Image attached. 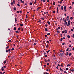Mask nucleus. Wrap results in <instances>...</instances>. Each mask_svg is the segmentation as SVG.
<instances>
[{
    "label": "nucleus",
    "mask_w": 74,
    "mask_h": 74,
    "mask_svg": "<svg viewBox=\"0 0 74 74\" xmlns=\"http://www.w3.org/2000/svg\"><path fill=\"white\" fill-rule=\"evenodd\" d=\"M66 6H65L64 7V10H66Z\"/></svg>",
    "instance_id": "f8f14e48"
},
{
    "label": "nucleus",
    "mask_w": 74,
    "mask_h": 74,
    "mask_svg": "<svg viewBox=\"0 0 74 74\" xmlns=\"http://www.w3.org/2000/svg\"><path fill=\"white\" fill-rule=\"evenodd\" d=\"M47 43H48V44H49V41H47Z\"/></svg>",
    "instance_id": "72a5a7b5"
},
{
    "label": "nucleus",
    "mask_w": 74,
    "mask_h": 74,
    "mask_svg": "<svg viewBox=\"0 0 74 74\" xmlns=\"http://www.w3.org/2000/svg\"><path fill=\"white\" fill-rule=\"evenodd\" d=\"M72 5H73V4H74V2H72Z\"/></svg>",
    "instance_id": "79ce46f5"
},
{
    "label": "nucleus",
    "mask_w": 74,
    "mask_h": 74,
    "mask_svg": "<svg viewBox=\"0 0 74 74\" xmlns=\"http://www.w3.org/2000/svg\"><path fill=\"white\" fill-rule=\"evenodd\" d=\"M45 1V0H44L43 1V3H44Z\"/></svg>",
    "instance_id": "338daca9"
},
{
    "label": "nucleus",
    "mask_w": 74,
    "mask_h": 74,
    "mask_svg": "<svg viewBox=\"0 0 74 74\" xmlns=\"http://www.w3.org/2000/svg\"><path fill=\"white\" fill-rule=\"evenodd\" d=\"M15 22H16V21H17V20H16V18H15Z\"/></svg>",
    "instance_id": "a878e982"
},
{
    "label": "nucleus",
    "mask_w": 74,
    "mask_h": 74,
    "mask_svg": "<svg viewBox=\"0 0 74 74\" xmlns=\"http://www.w3.org/2000/svg\"><path fill=\"white\" fill-rule=\"evenodd\" d=\"M20 25V26H23V24H21Z\"/></svg>",
    "instance_id": "2eb2a0df"
},
{
    "label": "nucleus",
    "mask_w": 74,
    "mask_h": 74,
    "mask_svg": "<svg viewBox=\"0 0 74 74\" xmlns=\"http://www.w3.org/2000/svg\"><path fill=\"white\" fill-rule=\"evenodd\" d=\"M45 30L46 31V32H47V31H48V29H47V28H45Z\"/></svg>",
    "instance_id": "9d476101"
},
{
    "label": "nucleus",
    "mask_w": 74,
    "mask_h": 74,
    "mask_svg": "<svg viewBox=\"0 0 74 74\" xmlns=\"http://www.w3.org/2000/svg\"><path fill=\"white\" fill-rule=\"evenodd\" d=\"M16 27H14V30H16Z\"/></svg>",
    "instance_id": "ddd939ff"
},
{
    "label": "nucleus",
    "mask_w": 74,
    "mask_h": 74,
    "mask_svg": "<svg viewBox=\"0 0 74 74\" xmlns=\"http://www.w3.org/2000/svg\"><path fill=\"white\" fill-rule=\"evenodd\" d=\"M47 23L49 24V25H50V22H49V21H47Z\"/></svg>",
    "instance_id": "f3484780"
},
{
    "label": "nucleus",
    "mask_w": 74,
    "mask_h": 74,
    "mask_svg": "<svg viewBox=\"0 0 74 74\" xmlns=\"http://www.w3.org/2000/svg\"><path fill=\"white\" fill-rule=\"evenodd\" d=\"M60 71H63V70L62 69L60 68Z\"/></svg>",
    "instance_id": "dca6fc26"
},
{
    "label": "nucleus",
    "mask_w": 74,
    "mask_h": 74,
    "mask_svg": "<svg viewBox=\"0 0 74 74\" xmlns=\"http://www.w3.org/2000/svg\"><path fill=\"white\" fill-rule=\"evenodd\" d=\"M17 14H19V11H17Z\"/></svg>",
    "instance_id": "e433bc0d"
},
{
    "label": "nucleus",
    "mask_w": 74,
    "mask_h": 74,
    "mask_svg": "<svg viewBox=\"0 0 74 74\" xmlns=\"http://www.w3.org/2000/svg\"><path fill=\"white\" fill-rule=\"evenodd\" d=\"M49 51H50V50H49L47 52V53H48V52H49Z\"/></svg>",
    "instance_id": "ea45409f"
},
{
    "label": "nucleus",
    "mask_w": 74,
    "mask_h": 74,
    "mask_svg": "<svg viewBox=\"0 0 74 74\" xmlns=\"http://www.w3.org/2000/svg\"><path fill=\"white\" fill-rule=\"evenodd\" d=\"M36 3H37V2L35 0V1L34 4H36Z\"/></svg>",
    "instance_id": "473e14b6"
},
{
    "label": "nucleus",
    "mask_w": 74,
    "mask_h": 74,
    "mask_svg": "<svg viewBox=\"0 0 74 74\" xmlns=\"http://www.w3.org/2000/svg\"><path fill=\"white\" fill-rule=\"evenodd\" d=\"M62 34H61L60 35V36H61V37H62Z\"/></svg>",
    "instance_id": "6e6d98bb"
},
{
    "label": "nucleus",
    "mask_w": 74,
    "mask_h": 74,
    "mask_svg": "<svg viewBox=\"0 0 74 74\" xmlns=\"http://www.w3.org/2000/svg\"><path fill=\"white\" fill-rule=\"evenodd\" d=\"M29 4H30V5H32V3L30 2V3H29Z\"/></svg>",
    "instance_id": "2f4dec72"
},
{
    "label": "nucleus",
    "mask_w": 74,
    "mask_h": 74,
    "mask_svg": "<svg viewBox=\"0 0 74 74\" xmlns=\"http://www.w3.org/2000/svg\"><path fill=\"white\" fill-rule=\"evenodd\" d=\"M13 3L15 4V1H13Z\"/></svg>",
    "instance_id": "4d7b16f0"
},
{
    "label": "nucleus",
    "mask_w": 74,
    "mask_h": 74,
    "mask_svg": "<svg viewBox=\"0 0 74 74\" xmlns=\"http://www.w3.org/2000/svg\"><path fill=\"white\" fill-rule=\"evenodd\" d=\"M59 56H61H61H62V53H60V54Z\"/></svg>",
    "instance_id": "6e6552de"
},
{
    "label": "nucleus",
    "mask_w": 74,
    "mask_h": 74,
    "mask_svg": "<svg viewBox=\"0 0 74 74\" xmlns=\"http://www.w3.org/2000/svg\"><path fill=\"white\" fill-rule=\"evenodd\" d=\"M14 10H16V8H15V7H14Z\"/></svg>",
    "instance_id": "393cba45"
},
{
    "label": "nucleus",
    "mask_w": 74,
    "mask_h": 74,
    "mask_svg": "<svg viewBox=\"0 0 74 74\" xmlns=\"http://www.w3.org/2000/svg\"><path fill=\"white\" fill-rule=\"evenodd\" d=\"M21 3H23V4H24V3H25V2H24V1H21Z\"/></svg>",
    "instance_id": "6ab92c4d"
},
{
    "label": "nucleus",
    "mask_w": 74,
    "mask_h": 74,
    "mask_svg": "<svg viewBox=\"0 0 74 74\" xmlns=\"http://www.w3.org/2000/svg\"><path fill=\"white\" fill-rule=\"evenodd\" d=\"M45 37H48V36L47 35H45Z\"/></svg>",
    "instance_id": "774afa93"
},
{
    "label": "nucleus",
    "mask_w": 74,
    "mask_h": 74,
    "mask_svg": "<svg viewBox=\"0 0 74 74\" xmlns=\"http://www.w3.org/2000/svg\"><path fill=\"white\" fill-rule=\"evenodd\" d=\"M47 36H49V35H50V33H49L47 34Z\"/></svg>",
    "instance_id": "4c0bfd02"
},
{
    "label": "nucleus",
    "mask_w": 74,
    "mask_h": 74,
    "mask_svg": "<svg viewBox=\"0 0 74 74\" xmlns=\"http://www.w3.org/2000/svg\"><path fill=\"white\" fill-rule=\"evenodd\" d=\"M6 63H7V61L6 60H5L4 61L3 63L4 64H5Z\"/></svg>",
    "instance_id": "f257e3e1"
},
{
    "label": "nucleus",
    "mask_w": 74,
    "mask_h": 74,
    "mask_svg": "<svg viewBox=\"0 0 74 74\" xmlns=\"http://www.w3.org/2000/svg\"><path fill=\"white\" fill-rule=\"evenodd\" d=\"M73 29H71V32H72V31H73Z\"/></svg>",
    "instance_id": "a18cd8bd"
},
{
    "label": "nucleus",
    "mask_w": 74,
    "mask_h": 74,
    "mask_svg": "<svg viewBox=\"0 0 74 74\" xmlns=\"http://www.w3.org/2000/svg\"><path fill=\"white\" fill-rule=\"evenodd\" d=\"M64 32H65V33H67V30H64Z\"/></svg>",
    "instance_id": "20e7f679"
},
{
    "label": "nucleus",
    "mask_w": 74,
    "mask_h": 74,
    "mask_svg": "<svg viewBox=\"0 0 74 74\" xmlns=\"http://www.w3.org/2000/svg\"><path fill=\"white\" fill-rule=\"evenodd\" d=\"M18 30H19V31L20 30H21V28H18Z\"/></svg>",
    "instance_id": "f704fd0d"
},
{
    "label": "nucleus",
    "mask_w": 74,
    "mask_h": 74,
    "mask_svg": "<svg viewBox=\"0 0 74 74\" xmlns=\"http://www.w3.org/2000/svg\"><path fill=\"white\" fill-rule=\"evenodd\" d=\"M58 66H60V67L61 66L60 65H59V64H58Z\"/></svg>",
    "instance_id": "8fccbe9b"
},
{
    "label": "nucleus",
    "mask_w": 74,
    "mask_h": 74,
    "mask_svg": "<svg viewBox=\"0 0 74 74\" xmlns=\"http://www.w3.org/2000/svg\"><path fill=\"white\" fill-rule=\"evenodd\" d=\"M62 34H63V33H64V31H62Z\"/></svg>",
    "instance_id": "3c124183"
},
{
    "label": "nucleus",
    "mask_w": 74,
    "mask_h": 74,
    "mask_svg": "<svg viewBox=\"0 0 74 74\" xmlns=\"http://www.w3.org/2000/svg\"><path fill=\"white\" fill-rule=\"evenodd\" d=\"M9 48V46H8L6 48V49H8Z\"/></svg>",
    "instance_id": "a211bd4d"
},
{
    "label": "nucleus",
    "mask_w": 74,
    "mask_h": 74,
    "mask_svg": "<svg viewBox=\"0 0 74 74\" xmlns=\"http://www.w3.org/2000/svg\"><path fill=\"white\" fill-rule=\"evenodd\" d=\"M1 70L2 71H4V67L3 66L2 67Z\"/></svg>",
    "instance_id": "f03ea898"
},
{
    "label": "nucleus",
    "mask_w": 74,
    "mask_h": 74,
    "mask_svg": "<svg viewBox=\"0 0 74 74\" xmlns=\"http://www.w3.org/2000/svg\"><path fill=\"white\" fill-rule=\"evenodd\" d=\"M36 45V43H34V45Z\"/></svg>",
    "instance_id": "680f3d73"
},
{
    "label": "nucleus",
    "mask_w": 74,
    "mask_h": 74,
    "mask_svg": "<svg viewBox=\"0 0 74 74\" xmlns=\"http://www.w3.org/2000/svg\"><path fill=\"white\" fill-rule=\"evenodd\" d=\"M47 65H49V63L48 62L47 64Z\"/></svg>",
    "instance_id": "13d9d810"
},
{
    "label": "nucleus",
    "mask_w": 74,
    "mask_h": 74,
    "mask_svg": "<svg viewBox=\"0 0 74 74\" xmlns=\"http://www.w3.org/2000/svg\"><path fill=\"white\" fill-rule=\"evenodd\" d=\"M58 29H60V27H58V28L57 29V30H58Z\"/></svg>",
    "instance_id": "4468645a"
},
{
    "label": "nucleus",
    "mask_w": 74,
    "mask_h": 74,
    "mask_svg": "<svg viewBox=\"0 0 74 74\" xmlns=\"http://www.w3.org/2000/svg\"><path fill=\"white\" fill-rule=\"evenodd\" d=\"M61 9L62 10H63V6H62L61 7Z\"/></svg>",
    "instance_id": "39448f33"
},
{
    "label": "nucleus",
    "mask_w": 74,
    "mask_h": 74,
    "mask_svg": "<svg viewBox=\"0 0 74 74\" xmlns=\"http://www.w3.org/2000/svg\"><path fill=\"white\" fill-rule=\"evenodd\" d=\"M50 61V60H49V59H48V60H47V61L48 62H49Z\"/></svg>",
    "instance_id": "49530a36"
},
{
    "label": "nucleus",
    "mask_w": 74,
    "mask_h": 74,
    "mask_svg": "<svg viewBox=\"0 0 74 74\" xmlns=\"http://www.w3.org/2000/svg\"><path fill=\"white\" fill-rule=\"evenodd\" d=\"M46 47H47V48H48V44H47V45Z\"/></svg>",
    "instance_id": "a19ab883"
},
{
    "label": "nucleus",
    "mask_w": 74,
    "mask_h": 74,
    "mask_svg": "<svg viewBox=\"0 0 74 74\" xmlns=\"http://www.w3.org/2000/svg\"><path fill=\"white\" fill-rule=\"evenodd\" d=\"M58 7H57V13H58Z\"/></svg>",
    "instance_id": "7ed1b4c3"
},
{
    "label": "nucleus",
    "mask_w": 74,
    "mask_h": 74,
    "mask_svg": "<svg viewBox=\"0 0 74 74\" xmlns=\"http://www.w3.org/2000/svg\"><path fill=\"white\" fill-rule=\"evenodd\" d=\"M38 22H39L40 23H41V20H39L38 21Z\"/></svg>",
    "instance_id": "5701e85b"
},
{
    "label": "nucleus",
    "mask_w": 74,
    "mask_h": 74,
    "mask_svg": "<svg viewBox=\"0 0 74 74\" xmlns=\"http://www.w3.org/2000/svg\"><path fill=\"white\" fill-rule=\"evenodd\" d=\"M45 26H46V27H47V26H48V25H47V24H46L45 25Z\"/></svg>",
    "instance_id": "e2e57ef3"
},
{
    "label": "nucleus",
    "mask_w": 74,
    "mask_h": 74,
    "mask_svg": "<svg viewBox=\"0 0 74 74\" xmlns=\"http://www.w3.org/2000/svg\"><path fill=\"white\" fill-rule=\"evenodd\" d=\"M58 3H60V4L62 3V1H60V2L59 1L58 2Z\"/></svg>",
    "instance_id": "0eeeda50"
},
{
    "label": "nucleus",
    "mask_w": 74,
    "mask_h": 74,
    "mask_svg": "<svg viewBox=\"0 0 74 74\" xmlns=\"http://www.w3.org/2000/svg\"><path fill=\"white\" fill-rule=\"evenodd\" d=\"M69 56H71V53H70L69 54Z\"/></svg>",
    "instance_id": "7c9ffc66"
},
{
    "label": "nucleus",
    "mask_w": 74,
    "mask_h": 74,
    "mask_svg": "<svg viewBox=\"0 0 74 74\" xmlns=\"http://www.w3.org/2000/svg\"><path fill=\"white\" fill-rule=\"evenodd\" d=\"M53 14H55V10H54L53 11Z\"/></svg>",
    "instance_id": "b1692460"
},
{
    "label": "nucleus",
    "mask_w": 74,
    "mask_h": 74,
    "mask_svg": "<svg viewBox=\"0 0 74 74\" xmlns=\"http://www.w3.org/2000/svg\"><path fill=\"white\" fill-rule=\"evenodd\" d=\"M71 66V65L70 64H68L67 65V66L68 67L69 66Z\"/></svg>",
    "instance_id": "412c9836"
},
{
    "label": "nucleus",
    "mask_w": 74,
    "mask_h": 74,
    "mask_svg": "<svg viewBox=\"0 0 74 74\" xmlns=\"http://www.w3.org/2000/svg\"><path fill=\"white\" fill-rule=\"evenodd\" d=\"M66 21H67V20H65L64 21V22L65 23V22H66Z\"/></svg>",
    "instance_id": "37998d69"
},
{
    "label": "nucleus",
    "mask_w": 74,
    "mask_h": 74,
    "mask_svg": "<svg viewBox=\"0 0 74 74\" xmlns=\"http://www.w3.org/2000/svg\"><path fill=\"white\" fill-rule=\"evenodd\" d=\"M25 5H27V3H25Z\"/></svg>",
    "instance_id": "052dcab7"
},
{
    "label": "nucleus",
    "mask_w": 74,
    "mask_h": 74,
    "mask_svg": "<svg viewBox=\"0 0 74 74\" xmlns=\"http://www.w3.org/2000/svg\"><path fill=\"white\" fill-rule=\"evenodd\" d=\"M66 53V56H67L69 54V52H67Z\"/></svg>",
    "instance_id": "4be33fe9"
},
{
    "label": "nucleus",
    "mask_w": 74,
    "mask_h": 74,
    "mask_svg": "<svg viewBox=\"0 0 74 74\" xmlns=\"http://www.w3.org/2000/svg\"><path fill=\"white\" fill-rule=\"evenodd\" d=\"M8 42H11V40H9L8 41Z\"/></svg>",
    "instance_id": "5fc2aeb1"
},
{
    "label": "nucleus",
    "mask_w": 74,
    "mask_h": 74,
    "mask_svg": "<svg viewBox=\"0 0 74 74\" xmlns=\"http://www.w3.org/2000/svg\"><path fill=\"white\" fill-rule=\"evenodd\" d=\"M65 44V43H64V42H63V43L62 44V45H64Z\"/></svg>",
    "instance_id": "c9c22d12"
},
{
    "label": "nucleus",
    "mask_w": 74,
    "mask_h": 74,
    "mask_svg": "<svg viewBox=\"0 0 74 74\" xmlns=\"http://www.w3.org/2000/svg\"><path fill=\"white\" fill-rule=\"evenodd\" d=\"M70 19H71V20H72V19H73V17H70Z\"/></svg>",
    "instance_id": "cd10ccee"
},
{
    "label": "nucleus",
    "mask_w": 74,
    "mask_h": 74,
    "mask_svg": "<svg viewBox=\"0 0 74 74\" xmlns=\"http://www.w3.org/2000/svg\"><path fill=\"white\" fill-rule=\"evenodd\" d=\"M60 52H63V53H64V51H63V50H60Z\"/></svg>",
    "instance_id": "423d86ee"
},
{
    "label": "nucleus",
    "mask_w": 74,
    "mask_h": 74,
    "mask_svg": "<svg viewBox=\"0 0 74 74\" xmlns=\"http://www.w3.org/2000/svg\"><path fill=\"white\" fill-rule=\"evenodd\" d=\"M67 37H68V38H70V36L69 35H68Z\"/></svg>",
    "instance_id": "bb28decb"
},
{
    "label": "nucleus",
    "mask_w": 74,
    "mask_h": 74,
    "mask_svg": "<svg viewBox=\"0 0 74 74\" xmlns=\"http://www.w3.org/2000/svg\"><path fill=\"white\" fill-rule=\"evenodd\" d=\"M17 5H18V6H19V7H20L21 6V5H20L19 4H17Z\"/></svg>",
    "instance_id": "aec40b11"
},
{
    "label": "nucleus",
    "mask_w": 74,
    "mask_h": 74,
    "mask_svg": "<svg viewBox=\"0 0 74 74\" xmlns=\"http://www.w3.org/2000/svg\"><path fill=\"white\" fill-rule=\"evenodd\" d=\"M41 19H42V20H44V18H42H42H41Z\"/></svg>",
    "instance_id": "bf43d9fd"
},
{
    "label": "nucleus",
    "mask_w": 74,
    "mask_h": 74,
    "mask_svg": "<svg viewBox=\"0 0 74 74\" xmlns=\"http://www.w3.org/2000/svg\"><path fill=\"white\" fill-rule=\"evenodd\" d=\"M11 50H12V51H14V48H12Z\"/></svg>",
    "instance_id": "c03bdc74"
},
{
    "label": "nucleus",
    "mask_w": 74,
    "mask_h": 74,
    "mask_svg": "<svg viewBox=\"0 0 74 74\" xmlns=\"http://www.w3.org/2000/svg\"><path fill=\"white\" fill-rule=\"evenodd\" d=\"M6 52H8V51L7 50H6Z\"/></svg>",
    "instance_id": "09e8293b"
},
{
    "label": "nucleus",
    "mask_w": 74,
    "mask_h": 74,
    "mask_svg": "<svg viewBox=\"0 0 74 74\" xmlns=\"http://www.w3.org/2000/svg\"><path fill=\"white\" fill-rule=\"evenodd\" d=\"M8 51L10 52V51H11V49H9L8 50Z\"/></svg>",
    "instance_id": "de8ad7c7"
},
{
    "label": "nucleus",
    "mask_w": 74,
    "mask_h": 74,
    "mask_svg": "<svg viewBox=\"0 0 74 74\" xmlns=\"http://www.w3.org/2000/svg\"><path fill=\"white\" fill-rule=\"evenodd\" d=\"M45 62L46 63H47V59H45Z\"/></svg>",
    "instance_id": "9b49d317"
},
{
    "label": "nucleus",
    "mask_w": 74,
    "mask_h": 74,
    "mask_svg": "<svg viewBox=\"0 0 74 74\" xmlns=\"http://www.w3.org/2000/svg\"><path fill=\"white\" fill-rule=\"evenodd\" d=\"M62 40H63V38H61L60 39V41H62Z\"/></svg>",
    "instance_id": "603ef678"
},
{
    "label": "nucleus",
    "mask_w": 74,
    "mask_h": 74,
    "mask_svg": "<svg viewBox=\"0 0 74 74\" xmlns=\"http://www.w3.org/2000/svg\"><path fill=\"white\" fill-rule=\"evenodd\" d=\"M57 33H60V31H57Z\"/></svg>",
    "instance_id": "0e129e2a"
},
{
    "label": "nucleus",
    "mask_w": 74,
    "mask_h": 74,
    "mask_svg": "<svg viewBox=\"0 0 74 74\" xmlns=\"http://www.w3.org/2000/svg\"><path fill=\"white\" fill-rule=\"evenodd\" d=\"M68 69H69V68H66V70H68Z\"/></svg>",
    "instance_id": "864d4df0"
},
{
    "label": "nucleus",
    "mask_w": 74,
    "mask_h": 74,
    "mask_svg": "<svg viewBox=\"0 0 74 74\" xmlns=\"http://www.w3.org/2000/svg\"><path fill=\"white\" fill-rule=\"evenodd\" d=\"M71 71H72V72H73V71H74L73 70H71Z\"/></svg>",
    "instance_id": "69168bd1"
},
{
    "label": "nucleus",
    "mask_w": 74,
    "mask_h": 74,
    "mask_svg": "<svg viewBox=\"0 0 74 74\" xmlns=\"http://www.w3.org/2000/svg\"><path fill=\"white\" fill-rule=\"evenodd\" d=\"M14 4V3L13 2H11V5H13Z\"/></svg>",
    "instance_id": "c85d7f7f"
},
{
    "label": "nucleus",
    "mask_w": 74,
    "mask_h": 74,
    "mask_svg": "<svg viewBox=\"0 0 74 74\" xmlns=\"http://www.w3.org/2000/svg\"><path fill=\"white\" fill-rule=\"evenodd\" d=\"M15 32L16 33H19V31H16Z\"/></svg>",
    "instance_id": "1a4fd4ad"
},
{
    "label": "nucleus",
    "mask_w": 74,
    "mask_h": 74,
    "mask_svg": "<svg viewBox=\"0 0 74 74\" xmlns=\"http://www.w3.org/2000/svg\"><path fill=\"white\" fill-rule=\"evenodd\" d=\"M69 49L68 48L66 50V51H67V52L69 51Z\"/></svg>",
    "instance_id": "58836bf2"
},
{
    "label": "nucleus",
    "mask_w": 74,
    "mask_h": 74,
    "mask_svg": "<svg viewBox=\"0 0 74 74\" xmlns=\"http://www.w3.org/2000/svg\"><path fill=\"white\" fill-rule=\"evenodd\" d=\"M55 2L53 3V5H55Z\"/></svg>",
    "instance_id": "c756f323"
}]
</instances>
